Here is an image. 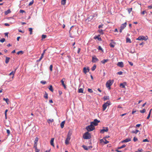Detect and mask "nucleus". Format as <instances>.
<instances>
[{"instance_id": "obj_29", "label": "nucleus", "mask_w": 152, "mask_h": 152, "mask_svg": "<svg viewBox=\"0 0 152 152\" xmlns=\"http://www.w3.org/2000/svg\"><path fill=\"white\" fill-rule=\"evenodd\" d=\"M96 68V64H94V66L92 67L91 68V70L92 71H94Z\"/></svg>"}, {"instance_id": "obj_44", "label": "nucleus", "mask_w": 152, "mask_h": 152, "mask_svg": "<svg viewBox=\"0 0 152 152\" xmlns=\"http://www.w3.org/2000/svg\"><path fill=\"white\" fill-rule=\"evenodd\" d=\"M132 8H129L128 9V11L129 13H130L132 11Z\"/></svg>"}, {"instance_id": "obj_25", "label": "nucleus", "mask_w": 152, "mask_h": 152, "mask_svg": "<svg viewBox=\"0 0 152 152\" xmlns=\"http://www.w3.org/2000/svg\"><path fill=\"white\" fill-rule=\"evenodd\" d=\"M3 100L5 101L7 104H9V99H8L4 98Z\"/></svg>"}, {"instance_id": "obj_26", "label": "nucleus", "mask_w": 152, "mask_h": 152, "mask_svg": "<svg viewBox=\"0 0 152 152\" xmlns=\"http://www.w3.org/2000/svg\"><path fill=\"white\" fill-rule=\"evenodd\" d=\"M126 42H127L131 43L132 42L130 38L127 37L126 39Z\"/></svg>"}, {"instance_id": "obj_9", "label": "nucleus", "mask_w": 152, "mask_h": 152, "mask_svg": "<svg viewBox=\"0 0 152 152\" xmlns=\"http://www.w3.org/2000/svg\"><path fill=\"white\" fill-rule=\"evenodd\" d=\"M108 131V128L107 127L105 128V129H102L100 130V132L101 133H103L104 132H107Z\"/></svg>"}, {"instance_id": "obj_16", "label": "nucleus", "mask_w": 152, "mask_h": 152, "mask_svg": "<svg viewBox=\"0 0 152 152\" xmlns=\"http://www.w3.org/2000/svg\"><path fill=\"white\" fill-rule=\"evenodd\" d=\"M109 60L108 59H104L102 61H101V62L103 64H104L108 62Z\"/></svg>"}, {"instance_id": "obj_48", "label": "nucleus", "mask_w": 152, "mask_h": 152, "mask_svg": "<svg viewBox=\"0 0 152 152\" xmlns=\"http://www.w3.org/2000/svg\"><path fill=\"white\" fill-rule=\"evenodd\" d=\"M110 45L112 48H114V45L112 43H110Z\"/></svg>"}, {"instance_id": "obj_60", "label": "nucleus", "mask_w": 152, "mask_h": 152, "mask_svg": "<svg viewBox=\"0 0 152 152\" xmlns=\"http://www.w3.org/2000/svg\"><path fill=\"white\" fill-rule=\"evenodd\" d=\"M128 62L129 64L131 66H132L133 65V63L132 62H130L129 61Z\"/></svg>"}, {"instance_id": "obj_53", "label": "nucleus", "mask_w": 152, "mask_h": 152, "mask_svg": "<svg viewBox=\"0 0 152 152\" xmlns=\"http://www.w3.org/2000/svg\"><path fill=\"white\" fill-rule=\"evenodd\" d=\"M138 139H137L136 137H134L133 138V140L134 142H136L137 141Z\"/></svg>"}, {"instance_id": "obj_2", "label": "nucleus", "mask_w": 152, "mask_h": 152, "mask_svg": "<svg viewBox=\"0 0 152 152\" xmlns=\"http://www.w3.org/2000/svg\"><path fill=\"white\" fill-rule=\"evenodd\" d=\"M83 137V138L85 139H89L91 138V134L88 131L84 134Z\"/></svg>"}, {"instance_id": "obj_31", "label": "nucleus", "mask_w": 152, "mask_h": 152, "mask_svg": "<svg viewBox=\"0 0 152 152\" xmlns=\"http://www.w3.org/2000/svg\"><path fill=\"white\" fill-rule=\"evenodd\" d=\"M44 97L46 99H48V94L46 92H45V95L44 96Z\"/></svg>"}, {"instance_id": "obj_62", "label": "nucleus", "mask_w": 152, "mask_h": 152, "mask_svg": "<svg viewBox=\"0 0 152 152\" xmlns=\"http://www.w3.org/2000/svg\"><path fill=\"white\" fill-rule=\"evenodd\" d=\"M150 115H150V114H148V116L147 117V119H148L149 118L150 116Z\"/></svg>"}, {"instance_id": "obj_57", "label": "nucleus", "mask_w": 152, "mask_h": 152, "mask_svg": "<svg viewBox=\"0 0 152 152\" xmlns=\"http://www.w3.org/2000/svg\"><path fill=\"white\" fill-rule=\"evenodd\" d=\"M146 13V11H144L141 12V14L144 15L145 13Z\"/></svg>"}, {"instance_id": "obj_49", "label": "nucleus", "mask_w": 152, "mask_h": 152, "mask_svg": "<svg viewBox=\"0 0 152 152\" xmlns=\"http://www.w3.org/2000/svg\"><path fill=\"white\" fill-rule=\"evenodd\" d=\"M53 65H50V71H52L53 70Z\"/></svg>"}, {"instance_id": "obj_3", "label": "nucleus", "mask_w": 152, "mask_h": 152, "mask_svg": "<svg viewBox=\"0 0 152 152\" xmlns=\"http://www.w3.org/2000/svg\"><path fill=\"white\" fill-rule=\"evenodd\" d=\"M113 80H109L107 81L106 84V87L109 88V89H110V86H111L113 83Z\"/></svg>"}, {"instance_id": "obj_17", "label": "nucleus", "mask_w": 152, "mask_h": 152, "mask_svg": "<svg viewBox=\"0 0 152 152\" xmlns=\"http://www.w3.org/2000/svg\"><path fill=\"white\" fill-rule=\"evenodd\" d=\"M17 69H15L14 71H12L9 74L10 75H13V76L12 77V78H13L14 77V76L15 73V71Z\"/></svg>"}, {"instance_id": "obj_42", "label": "nucleus", "mask_w": 152, "mask_h": 152, "mask_svg": "<svg viewBox=\"0 0 152 152\" xmlns=\"http://www.w3.org/2000/svg\"><path fill=\"white\" fill-rule=\"evenodd\" d=\"M5 39L4 38H3L2 39H0V42H3L5 41Z\"/></svg>"}, {"instance_id": "obj_12", "label": "nucleus", "mask_w": 152, "mask_h": 152, "mask_svg": "<svg viewBox=\"0 0 152 152\" xmlns=\"http://www.w3.org/2000/svg\"><path fill=\"white\" fill-rule=\"evenodd\" d=\"M131 141V139L129 138H126V139L122 141V143L127 142H129V141Z\"/></svg>"}, {"instance_id": "obj_22", "label": "nucleus", "mask_w": 152, "mask_h": 152, "mask_svg": "<svg viewBox=\"0 0 152 152\" xmlns=\"http://www.w3.org/2000/svg\"><path fill=\"white\" fill-rule=\"evenodd\" d=\"M66 0H61V4L63 5H65L66 4Z\"/></svg>"}, {"instance_id": "obj_58", "label": "nucleus", "mask_w": 152, "mask_h": 152, "mask_svg": "<svg viewBox=\"0 0 152 152\" xmlns=\"http://www.w3.org/2000/svg\"><path fill=\"white\" fill-rule=\"evenodd\" d=\"M123 72L121 71H120L117 73L119 75H121L122 74Z\"/></svg>"}, {"instance_id": "obj_23", "label": "nucleus", "mask_w": 152, "mask_h": 152, "mask_svg": "<svg viewBox=\"0 0 152 152\" xmlns=\"http://www.w3.org/2000/svg\"><path fill=\"white\" fill-rule=\"evenodd\" d=\"M52 92H53V88L52 86V85H50L49 86V87L48 88Z\"/></svg>"}, {"instance_id": "obj_38", "label": "nucleus", "mask_w": 152, "mask_h": 152, "mask_svg": "<svg viewBox=\"0 0 152 152\" xmlns=\"http://www.w3.org/2000/svg\"><path fill=\"white\" fill-rule=\"evenodd\" d=\"M40 83L43 85L45 84L46 83V81L44 80H42L40 81Z\"/></svg>"}, {"instance_id": "obj_15", "label": "nucleus", "mask_w": 152, "mask_h": 152, "mask_svg": "<svg viewBox=\"0 0 152 152\" xmlns=\"http://www.w3.org/2000/svg\"><path fill=\"white\" fill-rule=\"evenodd\" d=\"M10 57H6V60L5 62L6 64H7L9 63L10 61Z\"/></svg>"}, {"instance_id": "obj_28", "label": "nucleus", "mask_w": 152, "mask_h": 152, "mask_svg": "<svg viewBox=\"0 0 152 152\" xmlns=\"http://www.w3.org/2000/svg\"><path fill=\"white\" fill-rule=\"evenodd\" d=\"M11 12V10L10 9L8 10L7 11H6L5 12V15H7L9 13Z\"/></svg>"}, {"instance_id": "obj_18", "label": "nucleus", "mask_w": 152, "mask_h": 152, "mask_svg": "<svg viewBox=\"0 0 152 152\" xmlns=\"http://www.w3.org/2000/svg\"><path fill=\"white\" fill-rule=\"evenodd\" d=\"M65 123V121H64L61 122V128H63L64 126V124Z\"/></svg>"}, {"instance_id": "obj_51", "label": "nucleus", "mask_w": 152, "mask_h": 152, "mask_svg": "<svg viewBox=\"0 0 152 152\" xmlns=\"http://www.w3.org/2000/svg\"><path fill=\"white\" fill-rule=\"evenodd\" d=\"M33 3H34V1H33V0H32V1H31L29 3V5L31 6V5H32L33 4Z\"/></svg>"}, {"instance_id": "obj_8", "label": "nucleus", "mask_w": 152, "mask_h": 152, "mask_svg": "<svg viewBox=\"0 0 152 152\" xmlns=\"http://www.w3.org/2000/svg\"><path fill=\"white\" fill-rule=\"evenodd\" d=\"M99 59L96 57L95 56H93L92 58V61L94 63H95L98 61Z\"/></svg>"}, {"instance_id": "obj_11", "label": "nucleus", "mask_w": 152, "mask_h": 152, "mask_svg": "<svg viewBox=\"0 0 152 152\" xmlns=\"http://www.w3.org/2000/svg\"><path fill=\"white\" fill-rule=\"evenodd\" d=\"M89 69L88 68H86V67H84L83 69V72L86 74L87 72H89Z\"/></svg>"}, {"instance_id": "obj_40", "label": "nucleus", "mask_w": 152, "mask_h": 152, "mask_svg": "<svg viewBox=\"0 0 152 152\" xmlns=\"http://www.w3.org/2000/svg\"><path fill=\"white\" fill-rule=\"evenodd\" d=\"M100 36L99 35H98L97 36H96L94 37L95 39H97L99 40H100V39H101V38H99V37Z\"/></svg>"}, {"instance_id": "obj_13", "label": "nucleus", "mask_w": 152, "mask_h": 152, "mask_svg": "<svg viewBox=\"0 0 152 152\" xmlns=\"http://www.w3.org/2000/svg\"><path fill=\"white\" fill-rule=\"evenodd\" d=\"M127 25L126 22H125L124 23L122 24L121 26V28L124 29L126 27Z\"/></svg>"}, {"instance_id": "obj_61", "label": "nucleus", "mask_w": 152, "mask_h": 152, "mask_svg": "<svg viewBox=\"0 0 152 152\" xmlns=\"http://www.w3.org/2000/svg\"><path fill=\"white\" fill-rule=\"evenodd\" d=\"M143 150L142 149H141L140 150H138L137 151V152H142Z\"/></svg>"}, {"instance_id": "obj_30", "label": "nucleus", "mask_w": 152, "mask_h": 152, "mask_svg": "<svg viewBox=\"0 0 152 152\" xmlns=\"http://www.w3.org/2000/svg\"><path fill=\"white\" fill-rule=\"evenodd\" d=\"M54 120L53 119H49L48 120V123H50V122L52 123L53 122Z\"/></svg>"}, {"instance_id": "obj_6", "label": "nucleus", "mask_w": 152, "mask_h": 152, "mask_svg": "<svg viewBox=\"0 0 152 152\" xmlns=\"http://www.w3.org/2000/svg\"><path fill=\"white\" fill-rule=\"evenodd\" d=\"M100 122L97 119H95L93 121L91 122V124L92 125L95 126H96L98 125V123Z\"/></svg>"}, {"instance_id": "obj_54", "label": "nucleus", "mask_w": 152, "mask_h": 152, "mask_svg": "<svg viewBox=\"0 0 152 152\" xmlns=\"http://www.w3.org/2000/svg\"><path fill=\"white\" fill-rule=\"evenodd\" d=\"M103 24H101V25H99L98 26L99 28H102L103 27Z\"/></svg>"}, {"instance_id": "obj_5", "label": "nucleus", "mask_w": 152, "mask_h": 152, "mask_svg": "<svg viewBox=\"0 0 152 152\" xmlns=\"http://www.w3.org/2000/svg\"><path fill=\"white\" fill-rule=\"evenodd\" d=\"M110 105V101H107L106 102L103 104L102 105L103 110L104 111L107 107Z\"/></svg>"}, {"instance_id": "obj_7", "label": "nucleus", "mask_w": 152, "mask_h": 152, "mask_svg": "<svg viewBox=\"0 0 152 152\" xmlns=\"http://www.w3.org/2000/svg\"><path fill=\"white\" fill-rule=\"evenodd\" d=\"M147 39V38H145V37L143 36H139L137 39L136 40H146Z\"/></svg>"}, {"instance_id": "obj_33", "label": "nucleus", "mask_w": 152, "mask_h": 152, "mask_svg": "<svg viewBox=\"0 0 152 152\" xmlns=\"http://www.w3.org/2000/svg\"><path fill=\"white\" fill-rule=\"evenodd\" d=\"M98 31L100 34H103L104 33L103 32V31L102 29L98 30Z\"/></svg>"}, {"instance_id": "obj_50", "label": "nucleus", "mask_w": 152, "mask_h": 152, "mask_svg": "<svg viewBox=\"0 0 152 152\" xmlns=\"http://www.w3.org/2000/svg\"><path fill=\"white\" fill-rule=\"evenodd\" d=\"M7 132L8 134V135H9L10 133V131L9 129L7 130Z\"/></svg>"}, {"instance_id": "obj_10", "label": "nucleus", "mask_w": 152, "mask_h": 152, "mask_svg": "<svg viewBox=\"0 0 152 152\" xmlns=\"http://www.w3.org/2000/svg\"><path fill=\"white\" fill-rule=\"evenodd\" d=\"M117 65L121 68L123 67L124 66V63L122 61L118 62L117 64Z\"/></svg>"}, {"instance_id": "obj_46", "label": "nucleus", "mask_w": 152, "mask_h": 152, "mask_svg": "<svg viewBox=\"0 0 152 152\" xmlns=\"http://www.w3.org/2000/svg\"><path fill=\"white\" fill-rule=\"evenodd\" d=\"M46 35H44V34L42 35V39H45V38H46Z\"/></svg>"}, {"instance_id": "obj_47", "label": "nucleus", "mask_w": 152, "mask_h": 152, "mask_svg": "<svg viewBox=\"0 0 152 152\" xmlns=\"http://www.w3.org/2000/svg\"><path fill=\"white\" fill-rule=\"evenodd\" d=\"M104 144H107L109 143V142L107 141L106 139H104Z\"/></svg>"}, {"instance_id": "obj_24", "label": "nucleus", "mask_w": 152, "mask_h": 152, "mask_svg": "<svg viewBox=\"0 0 152 152\" xmlns=\"http://www.w3.org/2000/svg\"><path fill=\"white\" fill-rule=\"evenodd\" d=\"M78 93H83V88H80L78 89Z\"/></svg>"}, {"instance_id": "obj_35", "label": "nucleus", "mask_w": 152, "mask_h": 152, "mask_svg": "<svg viewBox=\"0 0 152 152\" xmlns=\"http://www.w3.org/2000/svg\"><path fill=\"white\" fill-rule=\"evenodd\" d=\"M24 52H23V51H19L17 53V54H18V55H19V54H22Z\"/></svg>"}, {"instance_id": "obj_37", "label": "nucleus", "mask_w": 152, "mask_h": 152, "mask_svg": "<svg viewBox=\"0 0 152 152\" xmlns=\"http://www.w3.org/2000/svg\"><path fill=\"white\" fill-rule=\"evenodd\" d=\"M104 100H106L107 99H109V96H104Z\"/></svg>"}, {"instance_id": "obj_63", "label": "nucleus", "mask_w": 152, "mask_h": 152, "mask_svg": "<svg viewBox=\"0 0 152 152\" xmlns=\"http://www.w3.org/2000/svg\"><path fill=\"white\" fill-rule=\"evenodd\" d=\"M136 110H133L132 112V114H133L134 113L136 112Z\"/></svg>"}, {"instance_id": "obj_21", "label": "nucleus", "mask_w": 152, "mask_h": 152, "mask_svg": "<svg viewBox=\"0 0 152 152\" xmlns=\"http://www.w3.org/2000/svg\"><path fill=\"white\" fill-rule=\"evenodd\" d=\"M38 138L37 137H36L35 138V139L34 141V145L36 146L37 145V142L38 141Z\"/></svg>"}, {"instance_id": "obj_55", "label": "nucleus", "mask_w": 152, "mask_h": 152, "mask_svg": "<svg viewBox=\"0 0 152 152\" xmlns=\"http://www.w3.org/2000/svg\"><path fill=\"white\" fill-rule=\"evenodd\" d=\"M142 142H149V140L147 139H145L143 140L142 141Z\"/></svg>"}, {"instance_id": "obj_27", "label": "nucleus", "mask_w": 152, "mask_h": 152, "mask_svg": "<svg viewBox=\"0 0 152 152\" xmlns=\"http://www.w3.org/2000/svg\"><path fill=\"white\" fill-rule=\"evenodd\" d=\"M82 146L85 150H88V147H87V146L85 145H83Z\"/></svg>"}, {"instance_id": "obj_64", "label": "nucleus", "mask_w": 152, "mask_h": 152, "mask_svg": "<svg viewBox=\"0 0 152 152\" xmlns=\"http://www.w3.org/2000/svg\"><path fill=\"white\" fill-rule=\"evenodd\" d=\"M148 8L150 9H151L152 8V5L148 6Z\"/></svg>"}, {"instance_id": "obj_34", "label": "nucleus", "mask_w": 152, "mask_h": 152, "mask_svg": "<svg viewBox=\"0 0 152 152\" xmlns=\"http://www.w3.org/2000/svg\"><path fill=\"white\" fill-rule=\"evenodd\" d=\"M29 31H30V34H32V28H28Z\"/></svg>"}, {"instance_id": "obj_14", "label": "nucleus", "mask_w": 152, "mask_h": 152, "mask_svg": "<svg viewBox=\"0 0 152 152\" xmlns=\"http://www.w3.org/2000/svg\"><path fill=\"white\" fill-rule=\"evenodd\" d=\"M54 138H52L50 140V144L51 145L54 147V145L53 143V142L54 140Z\"/></svg>"}, {"instance_id": "obj_59", "label": "nucleus", "mask_w": 152, "mask_h": 152, "mask_svg": "<svg viewBox=\"0 0 152 152\" xmlns=\"http://www.w3.org/2000/svg\"><path fill=\"white\" fill-rule=\"evenodd\" d=\"M80 50H81V49L80 48H78V51H77V52L79 54L80 53Z\"/></svg>"}, {"instance_id": "obj_1", "label": "nucleus", "mask_w": 152, "mask_h": 152, "mask_svg": "<svg viewBox=\"0 0 152 152\" xmlns=\"http://www.w3.org/2000/svg\"><path fill=\"white\" fill-rule=\"evenodd\" d=\"M72 134V132L70 131H69L68 132L67 136V138H66L65 141V143L66 145H68L69 144V141L71 139V136Z\"/></svg>"}, {"instance_id": "obj_20", "label": "nucleus", "mask_w": 152, "mask_h": 152, "mask_svg": "<svg viewBox=\"0 0 152 152\" xmlns=\"http://www.w3.org/2000/svg\"><path fill=\"white\" fill-rule=\"evenodd\" d=\"M139 130L136 129L135 131L133 130L132 131L131 133L133 134H137L138 132H139Z\"/></svg>"}, {"instance_id": "obj_41", "label": "nucleus", "mask_w": 152, "mask_h": 152, "mask_svg": "<svg viewBox=\"0 0 152 152\" xmlns=\"http://www.w3.org/2000/svg\"><path fill=\"white\" fill-rule=\"evenodd\" d=\"M100 143H103L104 144V139H101L100 140Z\"/></svg>"}, {"instance_id": "obj_45", "label": "nucleus", "mask_w": 152, "mask_h": 152, "mask_svg": "<svg viewBox=\"0 0 152 152\" xmlns=\"http://www.w3.org/2000/svg\"><path fill=\"white\" fill-rule=\"evenodd\" d=\"M88 92H89L90 93H92L93 92L92 90L90 88H88Z\"/></svg>"}, {"instance_id": "obj_39", "label": "nucleus", "mask_w": 152, "mask_h": 152, "mask_svg": "<svg viewBox=\"0 0 152 152\" xmlns=\"http://www.w3.org/2000/svg\"><path fill=\"white\" fill-rule=\"evenodd\" d=\"M145 109H143L142 110H140V112L141 113H144L145 112Z\"/></svg>"}, {"instance_id": "obj_52", "label": "nucleus", "mask_w": 152, "mask_h": 152, "mask_svg": "<svg viewBox=\"0 0 152 152\" xmlns=\"http://www.w3.org/2000/svg\"><path fill=\"white\" fill-rule=\"evenodd\" d=\"M20 13H25V11H24L23 10H20Z\"/></svg>"}, {"instance_id": "obj_43", "label": "nucleus", "mask_w": 152, "mask_h": 152, "mask_svg": "<svg viewBox=\"0 0 152 152\" xmlns=\"http://www.w3.org/2000/svg\"><path fill=\"white\" fill-rule=\"evenodd\" d=\"M8 111V110L7 109L5 110V117L6 119L7 118V112Z\"/></svg>"}, {"instance_id": "obj_4", "label": "nucleus", "mask_w": 152, "mask_h": 152, "mask_svg": "<svg viewBox=\"0 0 152 152\" xmlns=\"http://www.w3.org/2000/svg\"><path fill=\"white\" fill-rule=\"evenodd\" d=\"M86 129L88 132H91L94 130L95 127L94 126L91 124L90 125L87 126Z\"/></svg>"}, {"instance_id": "obj_36", "label": "nucleus", "mask_w": 152, "mask_h": 152, "mask_svg": "<svg viewBox=\"0 0 152 152\" xmlns=\"http://www.w3.org/2000/svg\"><path fill=\"white\" fill-rule=\"evenodd\" d=\"M126 146V145H123L122 146H120V147H119L118 148V149H121V148H124Z\"/></svg>"}, {"instance_id": "obj_56", "label": "nucleus", "mask_w": 152, "mask_h": 152, "mask_svg": "<svg viewBox=\"0 0 152 152\" xmlns=\"http://www.w3.org/2000/svg\"><path fill=\"white\" fill-rule=\"evenodd\" d=\"M98 49L100 50H101L102 51H103L102 49V47L100 46H99L98 47Z\"/></svg>"}, {"instance_id": "obj_19", "label": "nucleus", "mask_w": 152, "mask_h": 152, "mask_svg": "<svg viewBox=\"0 0 152 152\" xmlns=\"http://www.w3.org/2000/svg\"><path fill=\"white\" fill-rule=\"evenodd\" d=\"M126 83H121L120 84V86L122 88H124L125 87V85Z\"/></svg>"}, {"instance_id": "obj_32", "label": "nucleus", "mask_w": 152, "mask_h": 152, "mask_svg": "<svg viewBox=\"0 0 152 152\" xmlns=\"http://www.w3.org/2000/svg\"><path fill=\"white\" fill-rule=\"evenodd\" d=\"M65 78H63L62 79V80H61V82L62 83V85H64V81H65Z\"/></svg>"}]
</instances>
